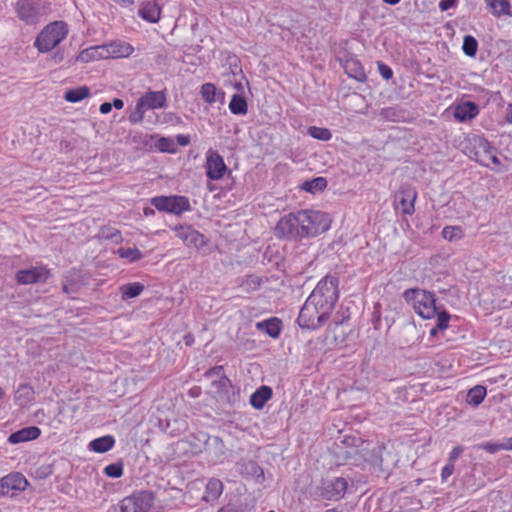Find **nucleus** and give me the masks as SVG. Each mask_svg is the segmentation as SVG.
Returning <instances> with one entry per match:
<instances>
[{
  "mask_svg": "<svg viewBox=\"0 0 512 512\" xmlns=\"http://www.w3.org/2000/svg\"><path fill=\"white\" fill-rule=\"evenodd\" d=\"M339 278L336 275L327 274L323 277L309 295L311 301L326 315L330 317L339 299Z\"/></svg>",
  "mask_w": 512,
  "mask_h": 512,
  "instance_id": "1",
  "label": "nucleus"
},
{
  "mask_svg": "<svg viewBox=\"0 0 512 512\" xmlns=\"http://www.w3.org/2000/svg\"><path fill=\"white\" fill-rule=\"evenodd\" d=\"M403 299L423 319H432L437 314L436 296L433 292L415 287L403 292Z\"/></svg>",
  "mask_w": 512,
  "mask_h": 512,
  "instance_id": "2",
  "label": "nucleus"
},
{
  "mask_svg": "<svg viewBox=\"0 0 512 512\" xmlns=\"http://www.w3.org/2000/svg\"><path fill=\"white\" fill-rule=\"evenodd\" d=\"M68 35V25L64 21H54L46 25L37 35L34 46L39 53H48L56 48Z\"/></svg>",
  "mask_w": 512,
  "mask_h": 512,
  "instance_id": "3",
  "label": "nucleus"
},
{
  "mask_svg": "<svg viewBox=\"0 0 512 512\" xmlns=\"http://www.w3.org/2000/svg\"><path fill=\"white\" fill-rule=\"evenodd\" d=\"M302 228L301 233L304 238H313L331 227L332 220L329 214L316 210H302Z\"/></svg>",
  "mask_w": 512,
  "mask_h": 512,
  "instance_id": "4",
  "label": "nucleus"
},
{
  "mask_svg": "<svg viewBox=\"0 0 512 512\" xmlns=\"http://www.w3.org/2000/svg\"><path fill=\"white\" fill-rule=\"evenodd\" d=\"M302 225V210L284 215L274 229L275 236L291 241H300L304 238L301 233Z\"/></svg>",
  "mask_w": 512,
  "mask_h": 512,
  "instance_id": "5",
  "label": "nucleus"
},
{
  "mask_svg": "<svg viewBox=\"0 0 512 512\" xmlns=\"http://www.w3.org/2000/svg\"><path fill=\"white\" fill-rule=\"evenodd\" d=\"M330 317L316 306L308 297L300 309L297 323L302 329L316 330L322 327Z\"/></svg>",
  "mask_w": 512,
  "mask_h": 512,
  "instance_id": "6",
  "label": "nucleus"
},
{
  "mask_svg": "<svg viewBox=\"0 0 512 512\" xmlns=\"http://www.w3.org/2000/svg\"><path fill=\"white\" fill-rule=\"evenodd\" d=\"M465 150L471 160L484 167L491 168L486 161V156L489 153L496 152L497 148L484 136L472 134L466 139Z\"/></svg>",
  "mask_w": 512,
  "mask_h": 512,
  "instance_id": "7",
  "label": "nucleus"
},
{
  "mask_svg": "<svg viewBox=\"0 0 512 512\" xmlns=\"http://www.w3.org/2000/svg\"><path fill=\"white\" fill-rule=\"evenodd\" d=\"M150 203L159 212H166L180 216L182 213L191 211L190 200L182 195H160L150 199Z\"/></svg>",
  "mask_w": 512,
  "mask_h": 512,
  "instance_id": "8",
  "label": "nucleus"
},
{
  "mask_svg": "<svg viewBox=\"0 0 512 512\" xmlns=\"http://www.w3.org/2000/svg\"><path fill=\"white\" fill-rule=\"evenodd\" d=\"M155 500L154 493L142 490L125 497L119 503L120 512H149Z\"/></svg>",
  "mask_w": 512,
  "mask_h": 512,
  "instance_id": "9",
  "label": "nucleus"
},
{
  "mask_svg": "<svg viewBox=\"0 0 512 512\" xmlns=\"http://www.w3.org/2000/svg\"><path fill=\"white\" fill-rule=\"evenodd\" d=\"M348 482L343 477H335L330 480L322 481L317 487L318 495L329 501H338L342 499L347 491Z\"/></svg>",
  "mask_w": 512,
  "mask_h": 512,
  "instance_id": "10",
  "label": "nucleus"
},
{
  "mask_svg": "<svg viewBox=\"0 0 512 512\" xmlns=\"http://www.w3.org/2000/svg\"><path fill=\"white\" fill-rule=\"evenodd\" d=\"M417 192L410 184H402L394 196V206L396 210H400L404 215L414 213V202Z\"/></svg>",
  "mask_w": 512,
  "mask_h": 512,
  "instance_id": "11",
  "label": "nucleus"
},
{
  "mask_svg": "<svg viewBox=\"0 0 512 512\" xmlns=\"http://www.w3.org/2000/svg\"><path fill=\"white\" fill-rule=\"evenodd\" d=\"M28 485V480L21 473H10L0 479V497H15Z\"/></svg>",
  "mask_w": 512,
  "mask_h": 512,
  "instance_id": "12",
  "label": "nucleus"
},
{
  "mask_svg": "<svg viewBox=\"0 0 512 512\" xmlns=\"http://www.w3.org/2000/svg\"><path fill=\"white\" fill-rule=\"evenodd\" d=\"M205 169L207 178L212 181L222 179L228 170L223 157L212 149L207 152Z\"/></svg>",
  "mask_w": 512,
  "mask_h": 512,
  "instance_id": "13",
  "label": "nucleus"
},
{
  "mask_svg": "<svg viewBox=\"0 0 512 512\" xmlns=\"http://www.w3.org/2000/svg\"><path fill=\"white\" fill-rule=\"evenodd\" d=\"M51 277V272L44 266L21 269L16 272L15 279L19 284L28 285L45 283Z\"/></svg>",
  "mask_w": 512,
  "mask_h": 512,
  "instance_id": "14",
  "label": "nucleus"
},
{
  "mask_svg": "<svg viewBox=\"0 0 512 512\" xmlns=\"http://www.w3.org/2000/svg\"><path fill=\"white\" fill-rule=\"evenodd\" d=\"M236 471L246 479H253L257 483L264 481V471L254 460L241 459L235 465Z\"/></svg>",
  "mask_w": 512,
  "mask_h": 512,
  "instance_id": "15",
  "label": "nucleus"
},
{
  "mask_svg": "<svg viewBox=\"0 0 512 512\" xmlns=\"http://www.w3.org/2000/svg\"><path fill=\"white\" fill-rule=\"evenodd\" d=\"M339 61L349 78L355 79L359 82H365L367 80V75L361 62L353 55L347 54L343 58H340Z\"/></svg>",
  "mask_w": 512,
  "mask_h": 512,
  "instance_id": "16",
  "label": "nucleus"
},
{
  "mask_svg": "<svg viewBox=\"0 0 512 512\" xmlns=\"http://www.w3.org/2000/svg\"><path fill=\"white\" fill-rule=\"evenodd\" d=\"M137 102L144 108L145 111L167 107L165 91H152L149 89L137 99Z\"/></svg>",
  "mask_w": 512,
  "mask_h": 512,
  "instance_id": "17",
  "label": "nucleus"
},
{
  "mask_svg": "<svg viewBox=\"0 0 512 512\" xmlns=\"http://www.w3.org/2000/svg\"><path fill=\"white\" fill-rule=\"evenodd\" d=\"M82 284L81 271L76 268H71L64 275L62 291L70 298H75V295L79 293Z\"/></svg>",
  "mask_w": 512,
  "mask_h": 512,
  "instance_id": "18",
  "label": "nucleus"
},
{
  "mask_svg": "<svg viewBox=\"0 0 512 512\" xmlns=\"http://www.w3.org/2000/svg\"><path fill=\"white\" fill-rule=\"evenodd\" d=\"M479 106L473 101H465L456 105L453 116L460 123L473 120L479 114Z\"/></svg>",
  "mask_w": 512,
  "mask_h": 512,
  "instance_id": "19",
  "label": "nucleus"
},
{
  "mask_svg": "<svg viewBox=\"0 0 512 512\" xmlns=\"http://www.w3.org/2000/svg\"><path fill=\"white\" fill-rule=\"evenodd\" d=\"M41 435V429L37 426H27L21 428L15 432H12L8 436V443L10 444H19L23 442H28L32 440H36Z\"/></svg>",
  "mask_w": 512,
  "mask_h": 512,
  "instance_id": "20",
  "label": "nucleus"
},
{
  "mask_svg": "<svg viewBox=\"0 0 512 512\" xmlns=\"http://www.w3.org/2000/svg\"><path fill=\"white\" fill-rule=\"evenodd\" d=\"M16 12L22 21L27 24H34L38 18V11L28 0H20L16 5Z\"/></svg>",
  "mask_w": 512,
  "mask_h": 512,
  "instance_id": "21",
  "label": "nucleus"
},
{
  "mask_svg": "<svg viewBox=\"0 0 512 512\" xmlns=\"http://www.w3.org/2000/svg\"><path fill=\"white\" fill-rule=\"evenodd\" d=\"M105 44L91 46L87 49L82 50L76 57L75 61L88 63L90 61L107 59Z\"/></svg>",
  "mask_w": 512,
  "mask_h": 512,
  "instance_id": "22",
  "label": "nucleus"
},
{
  "mask_svg": "<svg viewBox=\"0 0 512 512\" xmlns=\"http://www.w3.org/2000/svg\"><path fill=\"white\" fill-rule=\"evenodd\" d=\"M272 396V388L267 385H262L251 394L249 402L254 409L261 410Z\"/></svg>",
  "mask_w": 512,
  "mask_h": 512,
  "instance_id": "23",
  "label": "nucleus"
},
{
  "mask_svg": "<svg viewBox=\"0 0 512 512\" xmlns=\"http://www.w3.org/2000/svg\"><path fill=\"white\" fill-rule=\"evenodd\" d=\"M161 9L155 1L143 3L138 10V16L149 23H157L160 19Z\"/></svg>",
  "mask_w": 512,
  "mask_h": 512,
  "instance_id": "24",
  "label": "nucleus"
},
{
  "mask_svg": "<svg viewBox=\"0 0 512 512\" xmlns=\"http://www.w3.org/2000/svg\"><path fill=\"white\" fill-rule=\"evenodd\" d=\"M256 328L259 331L265 332L271 338H278L282 330V322L276 317L260 321L256 323Z\"/></svg>",
  "mask_w": 512,
  "mask_h": 512,
  "instance_id": "25",
  "label": "nucleus"
},
{
  "mask_svg": "<svg viewBox=\"0 0 512 512\" xmlns=\"http://www.w3.org/2000/svg\"><path fill=\"white\" fill-rule=\"evenodd\" d=\"M485 2L494 16L507 15L512 17V0H485Z\"/></svg>",
  "mask_w": 512,
  "mask_h": 512,
  "instance_id": "26",
  "label": "nucleus"
},
{
  "mask_svg": "<svg viewBox=\"0 0 512 512\" xmlns=\"http://www.w3.org/2000/svg\"><path fill=\"white\" fill-rule=\"evenodd\" d=\"M200 94L202 99L209 104L223 102L225 97L223 91L217 90L216 86L209 82L201 86Z\"/></svg>",
  "mask_w": 512,
  "mask_h": 512,
  "instance_id": "27",
  "label": "nucleus"
},
{
  "mask_svg": "<svg viewBox=\"0 0 512 512\" xmlns=\"http://www.w3.org/2000/svg\"><path fill=\"white\" fill-rule=\"evenodd\" d=\"M115 445V438L112 435H105L89 442L88 448L96 453H105Z\"/></svg>",
  "mask_w": 512,
  "mask_h": 512,
  "instance_id": "28",
  "label": "nucleus"
},
{
  "mask_svg": "<svg viewBox=\"0 0 512 512\" xmlns=\"http://www.w3.org/2000/svg\"><path fill=\"white\" fill-rule=\"evenodd\" d=\"M107 59L109 58H120L129 56L133 52V47L127 43L112 42L105 44Z\"/></svg>",
  "mask_w": 512,
  "mask_h": 512,
  "instance_id": "29",
  "label": "nucleus"
},
{
  "mask_svg": "<svg viewBox=\"0 0 512 512\" xmlns=\"http://www.w3.org/2000/svg\"><path fill=\"white\" fill-rule=\"evenodd\" d=\"M327 185V179L325 177L319 176L310 180H305L299 187L308 193L317 194L324 191Z\"/></svg>",
  "mask_w": 512,
  "mask_h": 512,
  "instance_id": "30",
  "label": "nucleus"
},
{
  "mask_svg": "<svg viewBox=\"0 0 512 512\" xmlns=\"http://www.w3.org/2000/svg\"><path fill=\"white\" fill-rule=\"evenodd\" d=\"M34 394V389L30 384H20L15 392L14 401L19 405L27 404L34 400Z\"/></svg>",
  "mask_w": 512,
  "mask_h": 512,
  "instance_id": "31",
  "label": "nucleus"
},
{
  "mask_svg": "<svg viewBox=\"0 0 512 512\" xmlns=\"http://www.w3.org/2000/svg\"><path fill=\"white\" fill-rule=\"evenodd\" d=\"M140 282L127 283L120 286L121 299L123 301L138 297L144 290Z\"/></svg>",
  "mask_w": 512,
  "mask_h": 512,
  "instance_id": "32",
  "label": "nucleus"
},
{
  "mask_svg": "<svg viewBox=\"0 0 512 512\" xmlns=\"http://www.w3.org/2000/svg\"><path fill=\"white\" fill-rule=\"evenodd\" d=\"M90 88L87 86H79L65 91L63 98L70 103H77L89 97Z\"/></svg>",
  "mask_w": 512,
  "mask_h": 512,
  "instance_id": "33",
  "label": "nucleus"
},
{
  "mask_svg": "<svg viewBox=\"0 0 512 512\" xmlns=\"http://www.w3.org/2000/svg\"><path fill=\"white\" fill-rule=\"evenodd\" d=\"M229 110L234 115H246L248 111L246 98L241 94H234L229 103Z\"/></svg>",
  "mask_w": 512,
  "mask_h": 512,
  "instance_id": "34",
  "label": "nucleus"
},
{
  "mask_svg": "<svg viewBox=\"0 0 512 512\" xmlns=\"http://www.w3.org/2000/svg\"><path fill=\"white\" fill-rule=\"evenodd\" d=\"M486 397V388L481 385H476L471 388L467 393V403L477 407L479 406Z\"/></svg>",
  "mask_w": 512,
  "mask_h": 512,
  "instance_id": "35",
  "label": "nucleus"
},
{
  "mask_svg": "<svg viewBox=\"0 0 512 512\" xmlns=\"http://www.w3.org/2000/svg\"><path fill=\"white\" fill-rule=\"evenodd\" d=\"M120 258L128 260L130 263L137 262L144 257L142 251L137 247H120L116 251Z\"/></svg>",
  "mask_w": 512,
  "mask_h": 512,
  "instance_id": "36",
  "label": "nucleus"
},
{
  "mask_svg": "<svg viewBox=\"0 0 512 512\" xmlns=\"http://www.w3.org/2000/svg\"><path fill=\"white\" fill-rule=\"evenodd\" d=\"M188 233H190L189 239L186 242L187 247H194L196 249H201L207 244V239L203 234L199 231L193 229H187Z\"/></svg>",
  "mask_w": 512,
  "mask_h": 512,
  "instance_id": "37",
  "label": "nucleus"
},
{
  "mask_svg": "<svg viewBox=\"0 0 512 512\" xmlns=\"http://www.w3.org/2000/svg\"><path fill=\"white\" fill-rule=\"evenodd\" d=\"M478 41L472 35H465L463 38L462 50L468 57H475L478 51Z\"/></svg>",
  "mask_w": 512,
  "mask_h": 512,
  "instance_id": "38",
  "label": "nucleus"
},
{
  "mask_svg": "<svg viewBox=\"0 0 512 512\" xmlns=\"http://www.w3.org/2000/svg\"><path fill=\"white\" fill-rule=\"evenodd\" d=\"M441 234L449 242L457 241L464 237L463 229L460 226H445Z\"/></svg>",
  "mask_w": 512,
  "mask_h": 512,
  "instance_id": "39",
  "label": "nucleus"
},
{
  "mask_svg": "<svg viewBox=\"0 0 512 512\" xmlns=\"http://www.w3.org/2000/svg\"><path fill=\"white\" fill-rule=\"evenodd\" d=\"M307 134L314 139L321 141H329L332 138V133L328 128L310 126L307 129Z\"/></svg>",
  "mask_w": 512,
  "mask_h": 512,
  "instance_id": "40",
  "label": "nucleus"
},
{
  "mask_svg": "<svg viewBox=\"0 0 512 512\" xmlns=\"http://www.w3.org/2000/svg\"><path fill=\"white\" fill-rule=\"evenodd\" d=\"M435 316L437 317L436 329H440V331L446 330L449 327V321L451 319L450 313L446 311L442 306H439Z\"/></svg>",
  "mask_w": 512,
  "mask_h": 512,
  "instance_id": "41",
  "label": "nucleus"
},
{
  "mask_svg": "<svg viewBox=\"0 0 512 512\" xmlns=\"http://www.w3.org/2000/svg\"><path fill=\"white\" fill-rule=\"evenodd\" d=\"M261 285L262 278L254 274L247 275L245 280L241 284V286L247 292L256 291L260 288Z\"/></svg>",
  "mask_w": 512,
  "mask_h": 512,
  "instance_id": "42",
  "label": "nucleus"
},
{
  "mask_svg": "<svg viewBox=\"0 0 512 512\" xmlns=\"http://www.w3.org/2000/svg\"><path fill=\"white\" fill-rule=\"evenodd\" d=\"M155 146L160 152H164V153H172L173 154V153H176V151H177V147H176L174 141L167 137H160L157 140V143L155 144Z\"/></svg>",
  "mask_w": 512,
  "mask_h": 512,
  "instance_id": "43",
  "label": "nucleus"
},
{
  "mask_svg": "<svg viewBox=\"0 0 512 512\" xmlns=\"http://www.w3.org/2000/svg\"><path fill=\"white\" fill-rule=\"evenodd\" d=\"M223 491V484L218 479H210L206 485V493L213 499H217Z\"/></svg>",
  "mask_w": 512,
  "mask_h": 512,
  "instance_id": "44",
  "label": "nucleus"
},
{
  "mask_svg": "<svg viewBox=\"0 0 512 512\" xmlns=\"http://www.w3.org/2000/svg\"><path fill=\"white\" fill-rule=\"evenodd\" d=\"M124 465L122 461H117L107 465L104 468V474L110 478H120L123 475Z\"/></svg>",
  "mask_w": 512,
  "mask_h": 512,
  "instance_id": "45",
  "label": "nucleus"
},
{
  "mask_svg": "<svg viewBox=\"0 0 512 512\" xmlns=\"http://www.w3.org/2000/svg\"><path fill=\"white\" fill-rule=\"evenodd\" d=\"M146 111L144 108L136 101V105L134 110L129 114L128 120L131 124H140L144 120Z\"/></svg>",
  "mask_w": 512,
  "mask_h": 512,
  "instance_id": "46",
  "label": "nucleus"
},
{
  "mask_svg": "<svg viewBox=\"0 0 512 512\" xmlns=\"http://www.w3.org/2000/svg\"><path fill=\"white\" fill-rule=\"evenodd\" d=\"M400 112L401 109H398L397 107H387L381 110L380 115L385 119L398 121L400 119Z\"/></svg>",
  "mask_w": 512,
  "mask_h": 512,
  "instance_id": "47",
  "label": "nucleus"
},
{
  "mask_svg": "<svg viewBox=\"0 0 512 512\" xmlns=\"http://www.w3.org/2000/svg\"><path fill=\"white\" fill-rule=\"evenodd\" d=\"M475 448L478 450H485L488 453L494 454L500 450H504V445H502V443L486 442V443L477 444L475 446Z\"/></svg>",
  "mask_w": 512,
  "mask_h": 512,
  "instance_id": "48",
  "label": "nucleus"
},
{
  "mask_svg": "<svg viewBox=\"0 0 512 512\" xmlns=\"http://www.w3.org/2000/svg\"><path fill=\"white\" fill-rule=\"evenodd\" d=\"M218 512H247V509L241 502H229L222 506Z\"/></svg>",
  "mask_w": 512,
  "mask_h": 512,
  "instance_id": "49",
  "label": "nucleus"
},
{
  "mask_svg": "<svg viewBox=\"0 0 512 512\" xmlns=\"http://www.w3.org/2000/svg\"><path fill=\"white\" fill-rule=\"evenodd\" d=\"M212 385L218 391L226 392L230 387H232V382L226 375H222L218 380L213 381Z\"/></svg>",
  "mask_w": 512,
  "mask_h": 512,
  "instance_id": "50",
  "label": "nucleus"
},
{
  "mask_svg": "<svg viewBox=\"0 0 512 512\" xmlns=\"http://www.w3.org/2000/svg\"><path fill=\"white\" fill-rule=\"evenodd\" d=\"M102 236L114 243L122 241V236L119 230L115 228H107L102 230Z\"/></svg>",
  "mask_w": 512,
  "mask_h": 512,
  "instance_id": "51",
  "label": "nucleus"
},
{
  "mask_svg": "<svg viewBox=\"0 0 512 512\" xmlns=\"http://www.w3.org/2000/svg\"><path fill=\"white\" fill-rule=\"evenodd\" d=\"M187 229H193L191 225H177L173 228V230L176 232V236L179 237L184 244H186L187 240L189 239L190 233H188Z\"/></svg>",
  "mask_w": 512,
  "mask_h": 512,
  "instance_id": "52",
  "label": "nucleus"
},
{
  "mask_svg": "<svg viewBox=\"0 0 512 512\" xmlns=\"http://www.w3.org/2000/svg\"><path fill=\"white\" fill-rule=\"evenodd\" d=\"M377 66H378V72L383 79L389 80L393 77V70L390 66H388L387 64H385L381 61L377 62Z\"/></svg>",
  "mask_w": 512,
  "mask_h": 512,
  "instance_id": "53",
  "label": "nucleus"
},
{
  "mask_svg": "<svg viewBox=\"0 0 512 512\" xmlns=\"http://www.w3.org/2000/svg\"><path fill=\"white\" fill-rule=\"evenodd\" d=\"M53 473V468L50 465H42L35 471L36 478L46 479Z\"/></svg>",
  "mask_w": 512,
  "mask_h": 512,
  "instance_id": "54",
  "label": "nucleus"
},
{
  "mask_svg": "<svg viewBox=\"0 0 512 512\" xmlns=\"http://www.w3.org/2000/svg\"><path fill=\"white\" fill-rule=\"evenodd\" d=\"M153 138L154 137L152 135L138 133L133 136L132 140L136 144L148 146V145H150V142Z\"/></svg>",
  "mask_w": 512,
  "mask_h": 512,
  "instance_id": "55",
  "label": "nucleus"
},
{
  "mask_svg": "<svg viewBox=\"0 0 512 512\" xmlns=\"http://www.w3.org/2000/svg\"><path fill=\"white\" fill-rule=\"evenodd\" d=\"M372 324L374 329L378 330L381 326V311H380V304H376L374 307V311L372 313Z\"/></svg>",
  "mask_w": 512,
  "mask_h": 512,
  "instance_id": "56",
  "label": "nucleus"
},
{
  "mask_svg": "<svg viewBox=\"0 0 512 512\" xmlns=\"http://www.w3.org/2000/svg\"><path fill=\"white\" fill-rule=\"evenodd\" d=\"M227 61L230 65V69H231V72L232 74H236L237 70H239V72H242V69L239 65L240 61L238 59V57L236 55H230L228 56L227 58Z\"/></svg>",
  "mask_w": 512,
  "mask_h": 512,
  "instance_id": "57",
  "label": "nucleus"
},
{
  "mask_svg": "<svg viewBox=\"0 0 512 512\" xmlns=\"http://www.w3.org/2000/svg\"><path fill=\"white\" fill-rule=\"evenodd\" d=\"M204 375L207 378H210V377H213V376H219V378H220L222 375H225L224 374V367L222 365L214 366V367L208 369L205 372Z\"/></svg>",
  "mask_w": 512,
  "mask_h": 512,
  "instance_id": "58",
  "label": "nucleus"
},
{
  "mask_svg": "<svg viewBox=\"0 0 512 512\" xmlns=\"http://www.w3.org/2000/svg\"><path fill=\"white\" fill-rule=\"evenodd\" d=\"M463 448L462 446H456L452 449V451L449 453L448 457V463L455 464L459 456L462 454Z\"/></svg>",
  "mask_w": 512,
  "mask_h": 512,
  "instance_id": "59",
  "label": "nucleus"
},
{
  "mask_svg": "<svg viewBox=\"0 0 512 512\" xmlns=\"http://www.w3.org/2000/svg\"><path fill=\"white\" fill-rule=\"evenodd\" d=\"M454 472V465L448 463L441 470V479L445 482Z\"/></svg>",
  "mask_w": 512,
  "mask_h": 512,
  "instance_id": "60",
  "label": "nucleus"
},
{
  "mask_svg": "<svg viewBox=\"0 0 512 512\" xmlns=\"http://www.w3.org/2000/svg\"><path fill=\"white\" fill-rule=\"evenodd\" d=\"M458 0H440L439 8L441 11H447L452 7H455Z\"/></svg>",
  "mask_w": 512,
  "mask_h": 512,
  "instance_id": "61",
  "label": "nucleus"
},
{
  "mask_svg": "<svg viewBox=\"0 0 512 512\" xmlns=\"http://www.w3.org/2000/svg\"><path fill=\"white\" fill-rule=\"evenodd\" d=\"M176 141L180 146H187L191 141V137L187 134H178L176 136Z\"/></svg>",
  "mask_w": 512,
  "mask_h": 512,
  "instance_id": "62",
  "label": "nucleus"
},
{
  "mask_svg": "<svg viewBox=\"0 0 512 512\" xmlns=\"http://www.w3.org/2000/svg\"><path fill=\"white\" fill-rule=\"evenodd\" d=\"M497 152H498V150L496 152L489 153L486 156V160L489 159L495 166L500 167L501 161L497 156Z\"/></svg>",
  "mask_w": 512,
  "mask_h": 512,
  "instance_id": "63",
  "label": "nucleus"
},
{
  "mask_svg": "<svg viewBox=\"0 0 512 512\" xmlns=\"http://www.w3.org/2000/svg\"><path fill=\"white\" fill-rule=\"evenodd\" d=\"M505 120L512 124V103H509L505 112Z\"/></svg>",
  "mask_w": 512,
  "mask_h": 512,
  "instance_id": "64",
  "label": "nucleus"
}]
</instances>
